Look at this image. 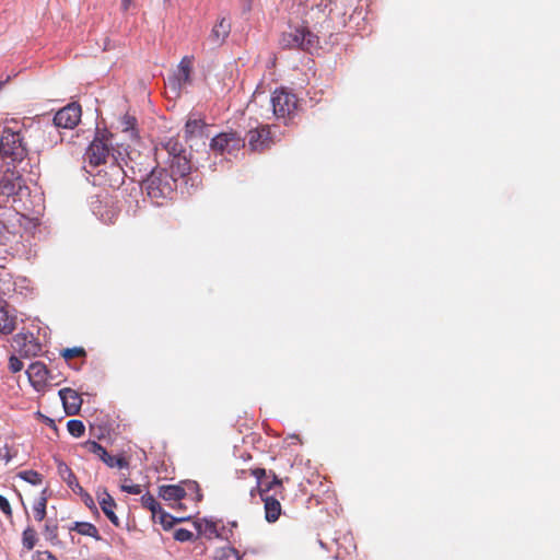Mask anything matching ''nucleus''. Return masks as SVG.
Listing matches in <instances>:
<instances>
[{"instance_id":"obj_1","label":"nucleus","mask_w":560,"mask_h":560,"mask_svg":"<svg viewBox=\"0 0 560 560\" xmlns=\"http://www.w3.org/2000/svg\"><path fill=\"white\" fill-rule=\"evenodd\" d=\"M156 166L143 182V188L152 202L162 205L177 187L178 178L190 173V161L184 145L176 138H170L155 145Z\"/></svg>"},{"instance_id":"obj_2","label":"nucleus","mask_w":560,"mask_h":560,"mask_svg":"<svg viewBox=\"0 0 560 560\" xmlns=\"http://www.w3.org/2000/svg\"><path fill=\"white\" fill-rule=\"evenodd\" d=\"M21 130L15 120L0 125V161L7 165L23 161L27 154Z\"/></svg>"},{"instance_id":"obj_3","label":"nucleus","mask_w":560,"mask_h":560,"mask_svg":"<svg viewBox=\"0 0 560 560\" xmlns=\"http://www.w3.org/2000/svg\"><path fill=\"white\" fill-rule=\"evenodd\" d=\"M279 43L282 48L312 51L318 46V37L306 25H296L283 32Z\"/></svg>"},{"instance_id":"obj_4","label":"nucleus","mask_w":560,"mask_h":560,"mask_svg":"<svg viewBox=\"0 0 560 560\" xmlns=\"http://www.w3.org/2000/svg\"><path fill=\"white\" fill-rule=\"evenodd\" d=\"M194 56H184L176 69L168 74L166 89L174 98L180 96L183 90L192 83Z\"/></svg>"},{"instance_id":"obj_5","label":"nucleus","mask_w":560,"mask_h":560,"mask_svg":"<svg viewBox=\"0 0 560 560\" xmlns=\"http://www.w3.org/2000/svg\"><path fill=\"white\" fill-rule=\"evenodd\" d=\"M273 115L284 121L292 119L299 109V100L287 89H277L271 96Z\"/></svg>"},{"instance_id":"obj_6","label":"nucleus","mask_w":560,"mask_h":560,"mask_svg":"<svg viewBox=\"0 0 560 560\" xmlns=\"http://www.w3.org/2000/svg\"><path fill=\"white\" fill-rule=\"evenodd\" d=\"M244 147L245 139L233 130L217 135L210 142L211 150L220 154H232L240 151Z\"/></svg>"},{"instance_id":"obj_7","label":"nucleus","mask_w":560,"mask_h":560,"mask_svg":"<svg viewBox=\"0 0 560 560\" xmlns=\"http://www.w3.org/2000/svg\"><path fill=\"white\" fill-rule=\"evenodd\" d=\"M13 348L21 358H34L40 354L42 343L31 332H20L13 338Z\"/></svg>"},{"instance_id":"obj_8","label":"nucleus","mask_w":560,"mask_h":560,"mask_svg":"<svg viewBox=\"0 0 560 560\" xmlns=\"http://www.w3.org/2000/svg\"><path fill=\"white\" fill-rule=\"evenodd\" d=\"M83 447L94 455H96L106 466L109 468H128L129 462L122 456H113L107 453V451L95 441H86L83 444Z\"/></svg>"},{"instance_id":"obj_9","label":"nucleus","mask_w":560,"mask_h":560,"mask_svg":"<svg viewBox=\"0 0 560 560\" xmlns=\"http://www.w3.org/2000/svg\"><path fill=\"white\" fill-rule=\"evenodd\" d=\"M108 139L105 136H96L85 152V160L92 166H98L106 162L109 155Z\"/></svg>"},{"instance_id":"obj_10","label":"nucleus","mask_w":560,"mask_h":560,"mask_svg":"<svg viewBox=\"0 0 560 560\" xmlns=\"http://www.w3.org/2000/svg\"><path fill=\"white\" fill-rule=\"evenodd\" d=\"M81 114L78 103L68 104L56 113L54 124L60 128L72 129L80 122Z\"/></svg>"},{"instance_id":"obj_11","label":"nucleus","mask_w":560,"mask_h":560,"mask_svg":"<svg viewBox=\"0 0 560 560\" xmlns=\"http://www.w3.org/2000/svg\"><path fill=\"white\" fill-rule=\"evenodd\" d=\"M246 138L249 149L254 152H262L269 149L272 143L269 126H261L249 130Z\"/></svg>"},{"instance_id":"obj_12","label":"nucleus","mask_w":560,"mask_h":560,"mask_svg":"<svg viewBox=\"0 0 560 560\" xmlns=\"http://www.w3.org/2000/svg\"><path fill=\"white\" fill-rule=\"evenodd\" d=\"M28 381L33 388L37 392L44 390L48 385L49 370L47 366L39 361L30 364L26 370Z\"/></svg>"},{"instance_id":"obj_13","label":"nucleus","mask_w":560,"mask_h":560,"mask_svg":"<svg viewBox=\"0 0 560 560\" xmlns=\"http://www.w3.org/2000/svg\"><path fill=\"white\" fill-rule=\"evenodd\" d=\"M96 499L100 504L101 510L105 514V516L109 520V522L116 526H120V521L115 513V509L117 508V503L115 499L108 493L105 487H98L96 490Z\"/></svg>"},{"instance_id":"obj_14","label":"nucleus","mask_w":560,"mask_h":560,"mask_svg":"<svg viewBox=\"0 0 560 560\" xmlns=\"http://www.w3.org/2000/svg\"><path fill=\"white\" fill-rule=\"evenodd\" d=\"M58 394L62 401L65 412L68 416L78 415L83 402L80 394L69 387L61 388Z\"/></svg>"},{"instance_id":"obj_15","label":"nucleus","mask_w":560,"mask_h":560,"mask_svg":"<svg viewBox=\"0 0 560 560\" xmlns=\"http://www.w3.org/2000/svg\"><path fill=\"white\" fill-rule=\"evenodd\" d=\"M22 189V178L14 173L5 175L0 180V194L12 198Z\"/></svg>"},{"instance_id":"obj_16","label":"nucleus","mask_w":560,"mask_h":560,"mask_svg":"<svg viewBox=\"0 0 560 560\" xmlns=\"http://www.w3.org/2000/svg\"><path fill=\"white\" fill-rule=\"evenodd\" d=\"M261 499L264 501L266 521L269 523L276 522L281 515L282 511L280 501L273 495L266 494L261 497Z\"/></svg>"},{"instance_id":"obj_17","label":"nucleus","mask_w":560,"mask_h":560,"mask_svg":"<svg viewBox=\"0 0 560 560\" xmlns=\"http://www.w3.org/2000/svg\"><path fill=\"white\" fill-rule=\"evenodd\" d=\"M231 32V23L225 19H220L213 26L210 33V40L215 45H221L225 42Z\"/></svg>"},{"instance_id":"obj_18","label":"nucleus","mask_w":560,"mask_h":560,"mask_svg":"<svg viewBox=\"0 0 560 560\" xmlns=\"http://www.w3.org/2000/svg\"><path fill=\"white\" fill-rule=\"evenodd\" d=\"M159 495L165 501H180L186 497V490L179 485H163L159 488Z\"/></svg>"},{"instance_id":"obj_19","label":"nucleus","mask_w":560,"mask_h":560,"mask_svg":"<svg viewBox=\"0 0 560 560\" xmlns=\"http://www.w3.org/2000/svg\"><path fill=\"white\" fill-rule=\"evenodd\" d=\"M206 128L207 124L202 119L190 117L185 125V138L191 139L195 137H202Z\"/></svg>"},{"instance_id":"obj_20","label":"nucleus","mask_w":560,"mask_h":560,"mask_svg":"<svg viewBox=\"0 0 560 560\" xmlns=\"http://www.w3.org/2000/svg\"><path fill=\"white\" fill-rule=\"evenodd\" d=\"M71 532H77L82 536L92 537L95 540H102L97 527L89 522H75L70 528Z\"/></svg>"},{"instance_id":"obj_21","label":"nucleus","mask_w":560,"mask_h":560,"mask_svg":"<svg viewBox=\"0 0 560 560\" xmlns=\"http://www.w3.org/2000/svg\"><path fill=\"white\" fill-rule=\"evenodd\" d=\"M47 491H48L47 489H44L42 491L39 498L33 504L34 518L37 522H42L46 517V508H47V501H48Z\"/></svg>"},{"instance_id":"obj_22","label":"nucleus","mask_w":560,"mask_h":560,"mask_svg":"<svg viewBox=\"0 0 560 560\" xmlns=\"http://www.w3.org/2000/svg\"><path fill=\"white\" fill-rule=\"evenodd\" d=\"M57 470L61 479L68 485L70 489L73 486H78V478L67 464H65L63 462H59Z\"/></svg>"},{"instance_id":"obj_23","label":"nucleus","mask_w":560,"mask_h":560,"mask_svg":"<svg viewBox=\"0 0 560 560\" xmlns=\"http://www.w3.org/2000/svg\"><path fill=\"white\" fill-rule=\"evenodd\" d=\"M15 317L9 315L4 308H0V332L4 335L11 334L15 329Z\"/></svg>"},{"instance_id":"obj_24","label":"nucleus","mask_w":560,"mask_h":560,"mask_svg":"<svg viewBox=\"0 0 560 560\" xmlns=\"http://www.w3.org/2000/svg\"><path fill=\"white\" fill-rule=\"evenodd\" d=\"M269 477H271V481L266 482L261 486V488L258 492L260 494V497H264L268 491H270L275 488L279 489V493H282L284 490L283 489V479L279 478L275 471L270 470Z\"/></svg>"},{"instance_id":"obj_25","label":"nucleus","mask_w":560,"mask_h":560,"mask_svg":"<svg viewBox=\"0 0 560 560\" xmlns=\"http://www.w3.org/2000/svg\"><path fill=\"white\" fill-rule=\"evenodd\" d=\"M37 542V533L36 530L27 526L22 533V545L26 550H32Z\"/></svg>"},{"instance_id":"obj_26","label":"nucleus","mask_w":560,"mask_h":560,"mask_svg":"<svg viewBox=\"0 0 560 560\" xmlns=\"http://www.w3.org/2000/svg\"><path fill=\"white\" fill-rule=\"evenodd\" d=\"M141 504L152 513V517L155 520L156 512H160L161 509V505L155 498L150 492H147L141 497Z\"/></svg>"},{"instance_id":"obj_27","label":"nucleus","mask_w":560,"mask_h":560,"mask_svg":"<svg viewBox=\"0 0 560 560\" xmlns=\"http://www.w3.org/2000/svg\"><path fill=\"white\" fill-rule=\"evenodd\" d=\"M214 560H241V558L235 548L222 547L215 550Z\"/></svg>"},{"instance_id":"obj_28","label":"nucleus","mask_w":560,"mask_h":560,"mask_svg":"<svg viewBox=\"0 0 560 560\" xmlns=\"http://www.w3.org/2000/svg\"><path fill=\"white\" fill-rule=\"evenodd\" d=\"M183 518H175L174 516H172L171 514H168L167 512H165L162 508L160 509V512H156V518L154 520V522H159L164 529H170L174 526V524L176 522H179L182 521Z\"/></svg>"},{"instance_id":"obj_29","label":"nucleus","mask_w":560,"mask_h":560,"mask_svg":"<svg viewBox=\"0 0 560 560\" xmlns=\"http://www.w3.org/2000/svg\"><path fill=\"white\" fill-rule=\"evenodd\" d=\"M67 429L68 432L74 438H80L85 432V427L83 422L77 419L69 420L67 423Z\"/></svg>"},{"instance_id":"obj_30","label":"nucleus","mask_w":560,"mask_h":560,"mask_svg":"<svg viewBox=\"0 0 560 560\" xmlns=\"http://www.w3.org/2000/svg\"><path fill=\"white\" fill-rule=\"evenodd\" d=\"M44 535L46 540L50 541L52 545H56L58 542L57 523L47 522L44 527Z\"/></svg>"},{"instance_id":"obj_31","label":"nucleus","mask_w":560,"mask_h":560,"mask_svg":"<svg viewBox=\"0 0 560 560\" xmlns=\"http://www.w3.org/2000/svg\"><path fill=\"white\" fill-rule=\"evenodd\" d=\"M61 357L69 361L74 358H84L86 355L85 349L82 347L66 348L60 352Z\"/></svg>"},{"instance_id":"obj_32","label":"nucleus","mask_w":560,"mask_h":560,"mask_svg":"<svg viewBox=\"0 0 560 560\" xmlns=\"http://www.w3.org/2000/svg\"><path fill=\"white\" fill-rule=\"evenodd\" d=\"M119 124H120V128H121V130L124 132H128V131L133 132L135 128H136V125H137V119H136L135 116H131L129 114H125L120 118Z\"/></svg>"},{"instance_id":"obj_33","label":"nucleus","mask_w":560,"mask_h":560,"mask_svg":"<svg viewBox=\"0 0 560 560\" xmlns=\"http://www.w3.org/2000/svg\"><path fill=\"white\" fill-rule=\"evenodd\" d=\"M252 476H254L257 480L256 487L250 490V495L255 497L256 492H259L261 486V479L267 476V471L265 468H255L250 470Z\"/></svg>"},{"instance_id":"obj_34","label":"nucleus","mask_w":560,"mask_h":560,"mask_svg":"<svg viewBox=\"0 0 560 560\" xmlns=\"http://www.w3.org/2000/svg\"><path fill=\"white\" fill-rule=\"evenodd\" d=\"M21 478L32 485H40L43 476L35 470H25L20 474Z\"/></svg>"},{"instance_id":"obj_35","label":"nucleus","mask_w":560,"mask_h":560,"mask_svg":"<svg viewBox=\"0 0 560 560\" xmlns=\"http://www.w3.org/2000/svg\"><path fill=\"white\" fill-rule=\"evenodd\" d=\"M194 537V534L186 528H178L174 533V539L177 541H189Z\"/></svg>"},{"instance_id":"obj_36","label":"nucleus","mask_w":560,"mask_h":560,"mask_svg":"<svg viewBox=\"0 0 560 560\" xmlns=\"http://www.w3.org/2000/svg\"><path fill=\"white\" fill-rule=\"evenodd\" d=\"M23 366H24V364L19 357L12 354L9 358L8 368L10 370V372L18 373V372L22 371Z\"/></svg>"},{"instance_id":"obj_37","label":"nucleus","mask_w":560,"mask_h":560,"mask_svg":"<svg viewBox=\"0 0 560 560\" xmlns=\"http://www.w3.org/2000/svg\"><path fill=\"white\" fill-rule=\"evenodd\" d=\"M15 454L12 453V450L9 447L7 443H2L0 441V460H4V463H9Z\"/></svg>"},{"instance_id":"obj_38","label":"nucleus","mask_w":560,"mask_h":560,"mask_svg":"<svg viewBox=\"0 0 560 560\" xmlns=\"http://www.w3.org/2000/svg\"><path fill=\"white\" fill-rule=\"evenodd\" d=\"M0 510L8 518H12L13 512L7 498L0 494Z\"/></svg>"},{"instance_id":"obj_39","label":"nucleus","mask_w":560,"mask_h":560,"mask_svg":"<svg viewBox=\"0 0 560 560\" xmlns=\"http://www.w3.org/2000/svg\"><path fill=\"white\" fill-rule=\"evenodd\" d=\"M120 490L127 492L129 494H140L142 492V488L140 485H125L120 486Z\"/></svg>"},{"instance_id":"obj_40","label":"nucleus","mask_w":560,"mask_h":560,"mask_svg":"<svg viewBox=\"0 0 560 560\" xmlns=\"http://www.w3.org/2000/svg\"><path fill=\"white\" fill-rule=\"evenodd\" d=\"M205 534L209 538L212 537V536L219 537L220 535L218 533L217 524L214 522L207 521L206 522V527H205Z\"/></svg>"},{"instance_id":"obj_41","label":"nucleus","mask_w":560,"mask_h":560,"mask_svg":"<svg viewBox=\"0 0 560 560\" xmlns=\"http://www.w3.org/2000/svg\"><path fill=\"white\" fill-rule=\"evenodd\" d=\"M12 198L4 197V195L0 194V218L5 217V211L9 209V205Z\"/></svg>"},{"instance_id":"obj_42","label":"nucleus","mask_w":560,"mask_h":560,"mask_svg":"<svg viewBox=\"0 0 560 560\" xmlns=\"http://www.w3.org/2000/svg\"><path fill=\"white\" fill-rule=\"evenodd\" d=\"M83 503L85 504V506L91 510V511H97V508H96V504L94 502V499L93 497L86 492L84 493L82 497H81Z\"/></svg>"},{"instance_id":"obj_43","label":"nucleus","mask_w":560,"mask_h":560,"mask_svg":"<svg viewBox=\"0 0 560 560\" xmlns=\"http://www.w3.org/2000/svg\"><path fill=\"white\" fill-rule=\"evenodd\" d=\"M33 560H58L50 551H37Z\"/></svg>"},{"instance_id":"obj_44","label":"nucleus","mask_w":560,"mask_h":560,"mask_svg":"<svg viewBox=\"0 0 560 560\" xmlns=\"http://www.w3.org/2000/svg\"><path fill=\"white\" fill-rule=\"evenodd\" d=\"M37 416L46 425H48L52 430L57 431V425H56V422L54 419H51L40 412H37Z\"/></svg>"},{"instance_id":"obj_45","label":"nucleus","mask_w":560,"mask_h":560,"mask_svg":"<svg viewBox=\"0 0 560 560\" xmlns=\"http://www.w3.org/2000/svg\"><path fill=\"white\" fill-rule=\"evenodd\" d=\"M135 0H121V10L124 12L128 11L129 8L133 4Z\"/></svg>"},{"instance_id":"obj_46","label":"nucleus","mask_w":560,"mask_h":560,"mask_svg":"<svg viewBox=\"0 0 560 560\" xmlns=\"http://www.w3.org/2000/svg\"><path fill=\"white\" fill-rule=\"evenodd\" d=\"M71 490H72L74 493L79 494L80 497H82L84 493H86V491H85V490L80 486V483H79V482H78V486H73V487L71 488Z\"/></svg>"},{"instance_id":"obj_47","label":"nucleus","mask_w":560,"mask_h":560,"mask_svg":"<svg viewBox=\"0 0 560 560\" xmlns=\"http://www.w3.org/2000/svg\"><path fill=\"white\" fill-rule=\"evenodd\" d=\"M116 173L120 178H124V171L119 166H115Z\"/></svg>"},{"instance_id":"obj_48","label":"nucleus","mask_w":560,"mask_h":560,"mask_svg":"<svg viewBox=\"0 0 560 560\" xmlns=\"http://www.w3.org/2000/svg\"><path fill=\"white\" fill-rule=\"evenodd\" d=\"M189 488H196L198 490V485L196 482H189L187 483Z\"/></svg>"},{"instance_id":"obj_49","label":"nucleus","mask_w":560,"mask_h":560,"mask_svg":"<svg viewBox=\"0 0 560 560\" xmlns=\"http://www.w3.org/2000/svg\"><path fill=\"white\" fill-rule=\"evenodd\" d=\"M4 82L3 81H0V90L2 89Z\"/></svg>"},{"instance_id":"obj_50","label":"nucleus","mask_w":560,"mask_h":560,"mask_svg":"<svg viewBox=\"0 0 560 560\" xmlns=\"http://www.w3.org/2000/svg\"><path fill=\"white\" fill-rule=\"evenodd\" d=\"M250 1H252V0H248V2H249V4H248V10L250 9Z\"/></svg>"}]
</instances>
